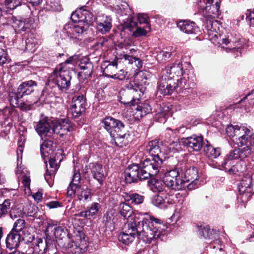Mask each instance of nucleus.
I'll list each match as a JSON object with an SVG mask.
<instances>
[{"mask_svg":"<svg viewBox=\"0 0 254 254\" xmlns=\"http://www.w3.org/2000/svg\"><path fill=\"white\" fill-rule=\"evenodd\" d=\"M71 19L74 23L65 25L64 32L69 38L74 39L78 38L88 28L95 18L87 7H82L72 13Z\"/></svg>","mask_w":254,"mask_h":254,"instance_id":"nucleus-1","label":"nucleus"},{"mask_svg":"<svg viewBox=\"0 0 254 254\" xmlns=\"http://www.w3.org/2000/svg\"><path fill=\"white\" fill-rule=\"evenodd\" d=\"M146 216L139 218H134L136 222L138 238L146 243H150L154 239L158 238L161 235L163 224L161 220L153 216L146 215Z\"/></svg>","mask_w":254,"mask_h":254,"instance_id":"nucleus-2","label":"nucleus"},{"mask_svg":"<svg viewBox=\"0 0 254 254\" xmlns=\"http://www.w3.org/2000/svg\"><path fill=\"white\" fill-rule=\"evenodd\" d=\"M70 67H65L64 64H60L55 68L51 73L49 80V84L53 83L60 90L65 91L70 85L71 76L70 74Z\"/></svg>","mask_w":254,"mask_h":254,"instance_id":"nucleus-3","label":"nucleus"},{"mask_svg":"<svg viewBox=\"0 0 254 254\" xmlns=\"http://www.w3.org/2000/svg\"><path fill=\"white\" fill-rule=\"evenodd\" d=\"M127 90H124L120 92V101L125 105L133 106L137 104L139 98L143 96L145 88L142 85L135 82L134 81H129L126 84Z\"/></svg>","mask_w":254,"mask_h":254,"instance_id":"nucleus-4","label":"nucleus"},{"mask_svg":"<svg viewBox=\"0 0 254 254\" xmlns=\"http://www.w3.org/2000/svg\"><path fill=\"white\" fill-rule=\"evenodd\" d=\"M182 169L176 168L174 169L166 171L162 177L164 185L172 190H181L185 189L181 173Z\"/></svg>","mask_w":254,"mask_h":254,"instance_id":"nucleus-5","label":"nucleus"},{"mask_svg":"<svg viewBox=\"0 0 254 254\" xmlns=\"http://www.w3.org/2000/svg\"><path fill=\"white\" fill-rule=\"evenodd\" d=\"M254 151L250 146H246L242 149L236 148L231 150L225 157L222 166H231L235 162H240L245 158L249 157Z\"/></svg>","mask_w":254,"mask_h":254,"instance_id":"nucleus-6","label":"nucleus"},{"mask_svg":"<svg viewBox=\"0 0 254 254\" xmlns=\"http://www.w3.org/2000/svg\"><path fill=\"white\" fill-rule=\"evenodd\" d=\"M183 74L182 64L181 62L176 61L175 63L166 66L162 70L161 76L163 77V80L169 79L180 84Z\"/></svg>","mask_w":254,"mask_h":254,"instance_id":"nucleus-7","label":"nucleus"},{"mask_svg":"<svg viewBox=\"0 0 254 254\" xmlns=\"http://www.w3.org/2000/svg\"><path fill=\"white\" fill-rule=\"evenodd\" d=\"M163 161L155 158L146 159L141 161L139 166L142 171V178L147 180L151 176L157 175Z\"/></svg>","mask_w":254,"mask_h":254,"instance_id":"nucleus-8","label":"nucleus"},{"mask_svg":"<svg viewBox=\"0 0 254 254\" xmlns=\"http://www.w3.org/2000/svg\"><path fill=\"white\" fill-rule=\"evenodd\" d=\"M236 132L235 138L233 139V140L239 145L249 146L253 150L254 149L253 147V130L250 127L240 126Z\"/></svg>","mask_w":254,"mask_h":254,"instance_id":"nucleus-9","label":"nucleus"},{"mask_svg":"<svg viewBox=\"0 0 254 254\" xmlns=\"http://www.w3.org/2000/svg\"><path fill=\"white\" fill-rule=\"evenodd\" d=\"M185 188L189 190H193L198 187V173L194 167H186L181 173Z\"/></svg>","mask_w":254,"mask_h":254,"instance_id":"nucleus-10","label":"nucleus"},{"mask_svg":"<svg viewBox=\"0 0 254 254\" xmlns=\"http://www.w3.org/2000/svg\"><path fill=\"white\" fill-rule=\"evenodd\" d=\"M136 223L134 218H131V220H128L125 224L123 232L119 237L120 241L125 245H128L133 241L136 236L138 237Z\"/></svg>","mask_w":254,"mask_h":254,"instance_id":"nucleus-11","label":"nucleus"},{"mask_svg":"<svg viewBox=\"0 0 254 254\" xmlns=\"http://www.w3.org/2000/svg\"><path fill=\"white\" fill-rule=\"evenodd\" d=\"M8 23L11 24L16 34L24 36L30 31L31 24L28 19L20 20L13 16L8 17Z\"/></svg>","mask_w":254,"mask_h":254,"instance_id":"nucleus-12","label":"nucleus"},{"mask_svg":"<svg viewBox=\"0 0 254 254\" xmlns=\"http://www.w3.org/2000/svg\"><path fill=\"white\" fill-rule=\"evenodd\" d=\"M53 121L48 117H44L37 123L35 129L43 139L44 137H51L53 135Z\"/></svg>","mask_w":254,"mask_h":254,"instance_id":"nucleus-13","label":"nucleus"},{"mask_svg":"<svg viewBox=\"0 0 254 254\" xmlns=\"http://www.w3.org/2000/svg\"><path fill=\"white\" fill-rule=\"evenodd\" d=\"M86 105V99L83 95H75L72 98L70 110L74 119L85 112Z\"/></svg>","mask_w":254,"mask_h":254,"instance_id":"nucleus-14","label":"nucleus"},{"mask_svg":"<svg viewBox=\"0 0 254 254\" xmlns=\"http://www.w3.org/2000/svg\"><path fill=\"white\" fill-rule=\"evenodd\" d=\"M124 28L132 31V35L134 37L145 36L151 29L150 26L148 25L143 27L139 26L134 18H131L127 21L124 24Z\"/></svg>","mask_w":254,"mask_h":254,"instance_id":"nucleus-15","label":"nucleus"},{"mask_svg":"<svg viewBox=\"0 0 254 254\" xmlns=\"http://www.w3.org/2000/svg\"><path fill=\"white\" fill-rule=\"evenodd\" d=\"M142 171L138 164L129 165L125 172V181L127 183H136L138 180H145L142 178Z\"/></svg>","mask_w":254,"mask_h":254,"instance_id":"nucleus-16","label":"nucleus"},{"mask_svg":"<svg viewBox=\"0 0 254 254\" xmlns=\"http://www.w3.org/2000/svg\"><path fill=\"white\" fill-rule=\"evenodd\" d=\"M37 86V83L35 81L30 80L24 81L18 86L16 94L14 98L15 103L17 104L18 99L22 98L25 95H30L34 91V88ZM13 99H11V102H13Z\"/></svg>","mask_w":254,"mask_h":254,"instance_id":"nucleus-17","label":"nucleus"},{"mask_svg":"<svg viewBox=\"0 0 254 254\" xmlns=\"http://www.w3.org/2000/svg\"><path fill=\"white\" fill-rule=\"evenodd\" d=\"M59 245L73 254H80L84 252L87 247L86 241L81 239L79 241L68 242L67 244L64 243V244L63 242H59Z\"/></svg>","mask_w":254,"mask_h":254,"instance_id":"nucleus-18","label":"nucleus"},{"mask_svg":"<svg viewBox=\"0 0 254 254\" xmlns=\"http://www.w3.org/2000/svg\"><path fill=\"white\" fill-rule=\"evenodd\" d=\"M182 142L184 145L195 151H200L203 144H204L202 136L195 134L182 138Z\"/></svg>","mask_w":254,"mask_h":254,"instance_id":"nucleus-19","label":"nucleus"},{"mask_svg":"<svg viewBox=\"0 0 254 254\" xmlns=\"http://www.w3.org/2000/svg\"><path fill=\"white\" fill-rule=\"evenodd\" d=\"M105 129L107 130L111 135L116 132H119L120 129H123L125 125L120 121L112 117H107L102 121Z\"/></svg>","mask_w":254,"mask_h":254,"instance_id":"nucleus-20","label":"nucleus"},{"mask_svg":"<svg viewBox=\"0 0 254 254\" xmlns=\"http://www.w3.org/2000/svg\"><path fill=\"white\" fill-rule=\"evenodd\" d=\"M146 150L153 158L164 161L166 159V155L164 152L161 150L160 144L157 140L149 141L146 147Z\"/></svg>","mask_w":254,"mask_h":254,"instance_id":"nucleus-21","label":"nucleus"},{"mask_svg":"<svg viewBox=\"0 0 254 254\" xmlns=\"http://www.w3.org/2000/svg\"><path fill=\"white\" fill-rule=\"evenodd\" d=\"M53 134L54 133L63 137L68 132L70 131V122L67 119H60L55 122L53 121L52 127Z\"/></svg>","mask_w":254,"mask_h":254,"instance_id":"nucleus-22","label":"nucleus"},{"mask_svg":"<svg viewBox=\"0 0 254 254\" xmlns=\"http://www.w3.org/2000/svg\"><path fill=\"white\" fill-rule=\"evenodd\" d=\"M136 52V50L133 48L129 49L128 51H123V54L119 55L116 57L117 60L124 59L125 62L128 64L134 65L137 68H140L142 67L143 63L139 58L133 57L132 55Z\"/></svg>","mask_w":254,"mask_h":254,"instance_id":"nucleus-23","label":"nucleus"},{"mask_svg":"<svg viewBox=\"0 0 254 254\" xmlns=\"http://www.w3.org/2000/svg\"><path fill=\"white\" fill-rule=\"evenodd\" d=\"M158 84V91L164 95L172 94L176 87L180 85L177 82H175L169 79L163 80L162 76H161Z\"/></svg>","mask_w":254,"mask_h":254,"instance_id":"nucleus-24","label":"nucleus"},{"mask_svg":"<svg viewBox=\"0 0 254 254\" xmlns=\"http://www.w3.org/2000/svg\"><path fill=\"white\" fill-rule=\"evenodd\" d=\"M87 167L90 170L94 179L96 180L100 185V188L103 186L105 179L102 166L97 163H90Z\"/></svg>","mask_w":254,"mask_h":254,"instance_id":"nucleus-25","label":"nucleus"},{"mask_svg":"<svg viewBox=\"0 0 254 254\" xmlns=\"http://www.w3.org/2000/svg\"><path fill=\"white\" fill-rule=\"evenodd\" d=\"M204 16L206 20V29L209 38L210 39L215 37L218 38L216 31L218 21L215 20V18H213L211 14H205Z\"/></svg>","mask_w":254,"mask_h":254,"instance_id":"nucleus-26","label":"nucleus"},{"mask_svg":"<svg viewBox=\"0 0 254 254\" xmlns=\"http://www.w3.org/2000/svg\"><path fill=\"white\" fill-rule=\"evenodd\" d=\"M111 136L112 137V142L114 141L117 146L123 147L127 143L129 134L127 133L125 127L123 129H120L119 132H116Z\"/></svg>","mask_w":254,"mask_h":254,"instance_id":"nucleus-27","label":"nucleus"},{"mask_svg":"<svg viewBox=\"0 0 254 254\" xmlns=\"http://www.w3.org/2000/svg\"><path fill=\"white\" fill-rule=\"evenodd\" d=\"M22 239L20 233L10 231L5 240L6 248L9 250L17 248Z\"/></svg>","mask_w":254,"mask_h":254,"instance_id":"nucleus-28","label":"nucleus"},{"mask_svg":"<svg viewBox=\"0 0 254 254\" xmlns=\"http://www.w3.org/2000/svg\"><path fill=\"white\" fill-rule=\"evenodd\" d=\"M112 26V18L110 16H103L97 19V29L102 34L109 32Z\"/></svg>","mask_w":254,"mask_h":254,"instance_id":"nucleus-29","label":"nucleus"},{"mask_svg":"<svg viewBox=\"0 0 254 254\" xmlns=\"http://www.w3.org/2000/svg\"><path fill=\"white\" fill-rule=\"evenodd\" d=\"M177 26L181 31L188 34L195 33L197 30L196 24L190 20H181L177 23Z\"/></svg>","mask_w":254,"mask_h":254,"instance_id":"nucleus-30","label":"nucleus"},{"mask_svg":"<svg viewBox=\"0 0 254 254\" xmlns=\"http://www.w3.org/2000/svg\"><path fill=\"white\" fill-rule=\"evenodd\" d=\"M81 180L80 174L78 171H75L72 177V179L68 187H67V195L72 196L74 195L75 189L77 187L80 186L79 185Z\"/></svg>","mask_w":254,"mask_h":254,"instance_id":"nucleus-31","label":"nucleus"},{"mask_svg":"<svg viewBox=\"0 0 254 254\" xmlns=\"http://www.w3.org/2000/svg\"><path fill=\"white\" fill-rule=\"evenodd\" d=\"M79 66L81 69V71L79 73L80 76L86 79L91 75L93 66L92 63L89 62L88 59H86L85 62H81Z\"/></svg>","mask_w":254,"mask_h":254,"instance_id":"nucleus-32","label":"nucleus"},{"mask_svg":"<svg viewBox=\"0 0 254 254\" xmlns=\"http://www.w3.org/2000/svg\"><path fill=\"white\" fill-rule=\"evenodd\" d=\"M74 195L76 194L79 200H88L91 199V194L90 190L87 187H81L79 186L74 190Z\"/></svg>","mask_w":254,"mask_h":254,"instance_id":"nucleus-33","label":"nucleus"},{"mask_svg":"<svg viewBox=\"0 0 254 254\" xmlns=\"http://www.w3.org/2000/svg\"><path fill=\"white\" fill-rule=\"evenodd\" d=\"M203 151L207 156L213 158H217L221 154L220 148L213 147L207 141L203 147Z\"/></svg>","mask_w":254,"mask_h":254,"instance_id":"nucleus-34","label":"nucleus"},{"mask_svg":"<svg viewBox=\"0 0 254 254\" xmlns=\"http://www.w3.org/2000/svg\"><path fill=\"white\" fill-rule=\"evenodd\" d=\"M118 61V60L116 58L115 61L108 64L103 71V74L107 77L113 78L117 71Z\"/></svg>","mask_w":254,"mask_h":254,"instance_id":"nucleus-35","label":"nucleus"},{"mask_svg":"<svg viewBox=\"0 0 254 254\" xmlns=\"http://www.w3.org/2000/svg\"><path fill=\"white\" fill-rule=\"evenodd\" d=\"M125 198L126 201L134 204H139L143 202L144 196L137 193L129 192L126 193Z\"/></svg>","mask_w":254,"mask_h":254,"instance_id":"nucleus-36","label":"nucleus"},{"mask_svg":"<svg viewBox=\"0 0 254 254\" xmlns=\"http://www.w3.org/2000/svg\"><path fill=\"white\" fill-rule=\"evenodd\" d=\"M222 166L225 170L228 171L230 174H238V175H240V174L243 173L244 171L243 166L241 164L240 162H235V163L233 164L231 166Z\"/></svg>","mask_w":254,"mask_h":254,"instance_id":"nucleus-37","label":"nucleus"},{"mask_svg":"<svg viewBox=\"0 0 254 254\" xmlns=\"http://www.w3.org/2000/svg\"><path fill=\"white\" fill-rule=\"evenodd\" d=\"M120 213L124 218H127L130 217L131 218H134L135 217H132L131 214L132 213L131 207L126 203H121L119 207Z\"/></svg>","mask_w":254,"mask_h":254,"instance_id":"nucleus-38","label":"nucleus"},{"mask_svg":"<svg viewBox=\"0 0 254 254\" xmlns=\"http://www.w3.org/2000/svg\"><path fill=\"white\" fill-rule=\"evenodd\" d=\"M25 225L26 223L25 220L24 219L19 218L14 222L13 228L11 231H13V232H16V233L22 232V233L25 235L26 231Z\"/></svg>","mask_w":254,"mask_h":254,"instance_id":"nucleus-39","label":"nucleus"},{"mask_svg":"<svg viewBox=\"0 0 254 254\" xmlns=\"http://www.w3.org/2000/svg\"><path fill=\"white\" fill-rule=\"evenodd\" d=\"M35 253L36 254H44L47 251L46 241L41 238H38L36 240V243L34 246Z\"/></svg>","mask_w":254,"mask_h":254,"instance_id":"nucleus-40","label":"nucleus"},{"mask_svg":"<svg viewBox=\"0 0 254 254\" xmlns=\"http://www.w3.org/2000/svg\"><path fill=\"white\" fill-rule=\"evenodd\" d=\"M53 143V141L51 140H45L41 145V154L44 159H45L46 157H48V154L52 149Z\"/></svg>","mask_w":254,"mask_h":254,"instance_id":"nucleus-41","label":"nucleus"},{"mask_svg":"<svg viewBox=\"0 0 254 254\" xmlns=\"http://www.w3.org/2000/svg\"><path fill=\"white\" fill-rule=\"evenodd\" d=\"M199 234L205 239L213 240L215 238L216 234L212 230H211L207 226H200L199 228Z\"/></svg>","mask_w":254,"mask_h":254,"instance_id":"nucleus-42","label":"nucleus"},{"mask_svg":"<svg viewBox=\"0 0 254 254\" xmlns=\"http://www.w3.org/2000/svg\"><path fill=\"white\" fill-rule=\"evenodd\" d=\"M49 161L50 168H51L52 170H51L50 171L47 170L45 175V179L48 183H49L51 176L54 175L58 169V166L55 159L51 158L49 159Z\"/></svg>","mask_w":254,"mask_h":254,"instance_id":"nucleus-43","label":"nucleus"},{"mask_svg":"<svg viewBox=\"0 0 254 254\" xmlns=\"http://www.w3.org/2000/svg\"><path fill=\"white\" fill-rule=\"evenodd\" d=\"M135 110L136 111L135 114H138L137 117L139 116L141 117L149 113L151 111V108L149 104L144 103H142L141 105H137Z\"/></svg>","mask_w":254,"mask_h":254,"instance_id":"nucleus-44","label":"nucleus"},{"mask_svg":"<svg viewBox=\"0 0 254 254\" xmlns=\"http://www.w3.org/2000/svg\"><path fill=\"white\" fill-rule=\"evenodd\" d=\"M150 189L154 192H160L163 190V186L162 183L155 179H152L148 182Z\"/></svg>","mask_w":254,"mask_h":254,"instance_id":"nucleus-45","label":"nucleus"},{"mask_svg":"<svg viewBox=\"0 0 254 254\" xmlns=\"http://www.w3.org/2000/svg\"><path fill=\"white\" fill-rule=\"evenodd\" d=\"M220 3L219 1H216L215 4L211 5L209 6H206V11H208L207 13L205 14H209L211 15L213 18H215L219 14V8Z\"/></svg>","mask_w":254,"mask_h":254,"instance_id":"nucleus-46","label":"nucleus"},{"mask_svg":"<svg viewBox=\"0 0 254 254\" xmlns=\"http://www.w3.org/2000/svg\"><path fill=\"white\" fill-rule=\"evenodd\" d=\"M244 180L242 181L240 185L239 186V191L240 194L243 196L247 195V193H249L251 191L250 184L251 183V179L249 178L248 183Z\"/></svg>","mask_w":254,"mask_h":254,"instance_id":"nucleus-47","label":"nucleus"},{"mask_svg":"<svg viewBox=\"0 0 254 254\" xmlns=\"http://www.w3.org/2000/svg\"><path fill=\"white\" fill-rule=\"evenodd\" d=\"M54 235L55 237L59 239V242H61V240L63 238H65L66 235V230L62 226H59L55 228Z\"/></svg>","mask_w":254,"mask_h":254,"instance_id":"nucleus-48","label":"nucleus"},{"mask_svg":"<svg viewBox=\"0 0 254 254\" xmlns=\"http://www.w3.org/2000/svg\"><path fill=\"white\" fill-rule=\"evenodd\" d=\"M240 127L239 126H233L229 125L226 128V132L227 135L231 138L234 139L236 135V131L238 130V128Z\"/></svg>","mask_w":254,"mask_h":254,"instance_id":"nucleus-49","label":"nucleus"},{"mask_svg":"<svg viewBox=\"0 0 254 254\" xmlns=\"http://www.w3.org/2000/svg\"><path fill=\"white\" fill-rule=\"evenodd\" d=\"M152 202L154 205L163 208L164 206L166 200L162 196L155 195L152 198Z\"/></svg>","mask_w":254,"mask_h":254,"instance_id":"nucleus-50","label":"nucleus"},{"mask_svg":"<svg viewBox=\"0 0 254 254\" xmlns=\"http://www.w3.org/2000/svg\"><path fill=\"white\" fill-rule=\"evenodd\" d=\"M99 204L97 202L93 203L91 206L86 211L88 218L95 215L99 210Z\"/></svg>","mask_w":254,"mask_h":254,"instance_id":"nucleus-51","label":"nucleus"},{"mask_svg":"<svg viewBox=\"0 0 254 254\" xmlns=\"http://www.w3.org/2000/svg\"><path fill=\"white\" fill-rule=\"evenodd\" d=\"M133 18L135 19V20H137L138 24H144L145 26L148 25L150 26L149 23V17L147 14L144 13L138 14L136 18Z\"/></svg>","mask_w":254,"mask_h":254,"instance_id":"nucleus-52","label":"nucleus"},{"mask_svg":"<svg viewBox=\"0 0 254 254\" xmlns=\"http://www.w3.org/2000/svg\"><path fill=\"white\" fill-rule=\"evenodd\" d=\"M59 0H46L47 8L54 11L60 10L61 8L59 5Z\"/></svg>","mask_w":254,"mask_h":254,"instance_id":"nucleus-53","label":"nucleus"},{"mask_svg":"<svg viewBox=\"0 0 254 254\" xmlns=\"http://www.w3.org/2000/svg\"><path fill=\"white\" fill-rule=\"evenodd\" d=\"M22 183L24 186V190L26 194L29 195L31 193V190L30 189V179L29 177L24 176L22 178Z\"/></svg>","mask_w":254,"mask_h":254,"instance_id":"nucleus-54","label":"nucleus"},{"mask_svg":"<svg viewBox=\"0 0 254 254\" xmlns=\"http://www.w3.org/2000/svg\"><path fill=\"white\" fill-rule=\"evenodd\" d=\"M10 202L9 200H5L1 204H0V217L5 215L9 208Z\"/></svg>","mask_w":254,"mask_h":254,"instance_id":"nucleus-55","label":"nucleus"},{"mask_svg":"<svg viewBox=\"0 0 254 254\" xmlns=\"http://www.w3.org/2000/svg\"><path fill=\"white\" fill-rule=\"evenodd\" d=\"M23 0H5V4L7 8L14 9L21 4Z\"/></svg>","mask_w":254,"mask_h":254,"instance_id":"nucleus-56","label":"nucleus"},{"mask_svg":"<svg viewBox=\"0 0 254 254\" xmlns=\"http://www.w3.org/2000/svg\"><path fill=\"white\" fill-rule=\"evenodd\" d=\"M23 212L18 208H12L9 212L10 217L12 219H16L22 217Z\"/></svg>","mask_w":254,"mask_h":254,"instance_id":"nucleus-57","label":"nucleus"},{"mask_svg":"<svg viewBox=\"0 0 254 254\" xmlns=\"http://www.w3.org/2000/svg\"><path fill=\"white\" fill-rule=\"evenodd\" d=\"M246 19L249 21L250 26L254 27V9L253 11L249 9L247 11Z\"/></svg>","mask_w":254,"mask_h":254,"instance_id":"nucleus-58","label":"nucleus"},{"mask_svg":"<svg viewBox=\"0 0 254 254\" xmlns=\"http://www.w3.org/2000/svg\"><path fill=\"white\" fill-rule=\"evenodd\" d=\"M26 49L30 52H33L36 49V44L33 41H31V40L27 39L25 41Z\"/></svg>","mask_w":254,"mask_h":254,"instance_id":"nucleus-59","label":"nucleus"},{"mask_svg":"<svg viewBox=\"0 0 254 254\" xmlns=\"http://www.w3.org/2000/svg\"><path fill=\"white\" fill-rule=\"evenodd\" d=\"M222 43L225 44V45H227L229 43H232L233 45V46H231V48L233 49H236V47H238L239 45V42L238 41H232L231 39H229V36L227 38H223L222 39Z\"/></svg>","mask_w":254,"mask_h":254,"instance_id":"nucleus-60","label":"nucleus"},{"mask_svg":"<svg viewBox=\"0 0 254 254\" xmlns=\"http://www.w3.org/2000/svg\"><path fill=\"white\" fill-rule=\"evenodd\" d=\"M127 74V72L125 71L123 69H121L118 72H116L113 78L118 79L119 80H122L126 78Z\"/></svg>","mask_w":254,"mask_h":254,"instance_id":"nucleus-61","label":"nucleus"},{"mask_svg":"<svg viewBox=\"0 0 254 254\" xmlns=\"http://www.w3.org/2000/svg\"><path fill=\"white\" fill-rule=\"evenodd\" d=\"M7 60V53L2 49L0 48V64H3Z\"/></svg>","mask_w":254,"mask_h":254,"instance_id":"nucleus-62","label":"nucleus"},{"mask_svg":"<svg viewBox=\"0 0 254 254\" xmlns=\"http://www.w3.org/2000/svg\"><path fill=\"white\" fill-rule=\"evenodd\" d=\"M46 206L50 209L56 208L62 206V203L58 201H52L46 204Z\"/></svg>","mask_w":254,"mask_h":254,"instance_id":"nucleus-63","label":"nucleus"},{"mask_svg":"<svg viewBox=\"0 0 254 254\" xmlns=\"http://www.w3.org/2000/svg\"><path fill=\"white\" fill-rule=\"evenodd\" d=\"M22 252L24 254H36L35 253V249L34 247H30L28 245L25 246V250H24Z\"/></svg>","mask_w":254,"mask_h":254,"instance_id":"nucleus-64","label":"nucleus"}]
</instances>
